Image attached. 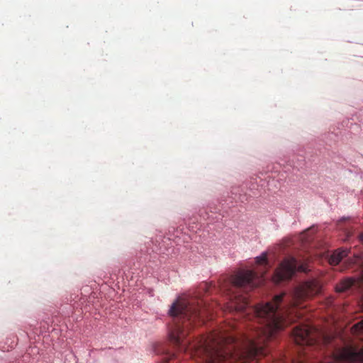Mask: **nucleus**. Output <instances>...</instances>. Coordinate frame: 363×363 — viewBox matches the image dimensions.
<instances>
[{"label":"nucleus","mask_w":363,"mask_h":363,"mask_svg":"<svg viewBox=\"0 0 363 363\" xmlns=\"http://www.w3.org/2000/svg\"><path fill=\"white\" fill-rule=\"evenodd\" d=\"M293 363H308L306 358L300 359L296 361H294Z\"/></svg>","instance_id":"obj_11"},{"label":"nucleus","mask_w":363,"mask_h":363,"mask_svg":"<svg viewBox=\"0 0 363 363\" xmlns=\"http://www.w3.org/2000/svg\"><path fill=\"white\" fill-rule=\"evenodd\" d=\"M176 358V354L174 352H164L162 357V361L164 362H169L170 360Z\"/></svg>","instance_id":"obj_10"},{"label":"nucleus","mask_w":363,"mask_h":363,"mask_svg":"<svg viewBox=\"0 0 363 363\" xmlns=\"http://www.w3.org/2000/svg\"><path fill=\"white\" fill-rule=\"evenodd\" d=\"M352 330L355 334L363 333V321L358 322L354 325L352 328Z\"/></svg>","instance_id":"obj_9"},{"label":"nucleus","mask_w":363,"mask_h":363,"mask_svg":"<svg viewBox=\"0 0 363 363\" xmlns=\"http://www.w3.org/2000/svg\"><path fill=\"white\" fill-rule=\"evenodd\" d=\"M256 263L261 267H266L267 265V255L262 254L261 256L256 258Z\"/></svg>","instance_id":"obj_8"},{"label":"nucleus","mask_w":363,"mask_h":363,"mask_svg":"<svg viewBox=\"0 0 363 363\" xmlns=\"http://www.w3.org/2000/svg\"><path fill=\"white\" fill-rule=\"evenodd\" d=\"M320 290L321 285L317 279L305 281L295 288L288 304L297 306L302 301L318 295Z\"/></svg>","instance_id":"obj_2"},{"label":"nucleus","mask_w":363,"mask_h":363,"mask_svg":"<svg viewBox=\"0 0 363 363\" xmlns=\"http://www.w3.org/2000/svg\"><path fill=\"white\" fill-rule=\"evenodd\" d=\"M359 240L363 242V233L359 235Z\"/></svg>","instance_id":"obj_12"},{"label":"nucleus","mask_w":363,"mask_h":363,"mask_svg":"<svg viewBox=\"0 0 363 363\" xmlns=\"http://www.w3.org/2000/svg\"><path fill=\"white\" fill-rule=\"evenodd\" d=\"M295 342L300 345H313L317 343L316 329L309 325L296 326L293 331Z\"/></svg>","instance_id":"obj_5"},{"label":"nucleus","mask_w":363,"mask_h":363,"mask_svg":"<svg viewBox=\"0 0 363 363\" xmlns=\"http://www.w3.org/2000/svg\"><path fill=\"white\" fill-rule=\"evenodd\" d=\"M264 281L263 274L245 270L231 276L228 284H220L230 296L229 311L239 312L246 321H256L259 325H248L247 333L239 337L232 333L235 326L228 325L193 342L186 340L189 328L196 323H203L205 315L210 313L201 297L209 291L207 283L201 284L194 296L173 303L169 311L173 318L169 337L176 350L189 355L196 363H255L265 356L267 342L292 320L287 310L281 308L284 293L276 295L271 302L250 306L247 295L242 293L262 285Z\"/></svg>","instance_id":"obj_1"},{"label":"nucleus","mask_w":363,"mask_h":363,"mask_svg":"<svg viewBox=\"0 0 363 363\" xmlns=\"http://www.w3.org/2000/svg\"><path fill=\"white\" fill-rule=\"evenodd\" d=\"M340 362L363 363V349L357 350L353 347H345L338 349L333 352L332 358L320 363H338Z\"/></svg>","instance_id":"obj_4"},{"label":"nucleus","mask_w":363,"mask_h":363,"mask_svg":"<svg viewBox=\"0 0 363 363\" xmlns=\"http://www.w3.org/2000/svg\"><path fill=\"white\" fill-rule=\"evenodd\" d=\"M355 282V280L352 278L342 280L336 285L335 289L337 292H344L349 289Z\"/></svg>","instance_id":"obj_7"},{"label":"nucleus","mask_w":363,"mask_h":363,"mask_svg":"<svg viewBox=\"0 0 363 363\" xmlns=\"http://www.w3.org/2000/svg\"><path fill=\"white\" fill-rule=\"evenodd\" d=\"M307 267L305 264H298L294 257H288L284 259L274 272L273 281L276 284L284 280L290 279L296 271L306 272Z\"/></svg>","instance_id":"obj_3"},{"label":"nucleus","mask_w":363,"mask_h":363,"mask_svg":"<svg viewBox=\"0 0 363 363\" xmlns=\"http://www.w3.org/2000/svg\"><path fill=\"white\" fill-rule=\"evenodd\" d=\"M350 250L347 249H338L331 255L329 262L331 265H337L340 261L348 255Z\"/></svg>","instance_id":"obj_6"}]
</instances>
